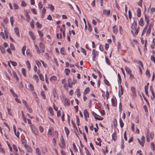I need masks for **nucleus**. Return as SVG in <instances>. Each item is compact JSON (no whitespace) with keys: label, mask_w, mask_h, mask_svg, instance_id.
I'll list each match as a JSON object with an SVG mask.
<instances>
[{"label":"nucleus","mask_w":155,"mask_h":155,"mask_svg":"<svg viewBox=\"0 0 155 155\" xmlns=\"http://www.w3.org/2000/svg\"><path fill=\"white\" fill-rule=\"evenodd\" d=\"M132 30H131V32L134 35V31H135V34L136 35H137L138 32L139 28H137V23L134 21L133 23L131 25Z\"/></svg>","instance_id":"1"},{"label":"nucleus","mask_w":155,"mask_h":155,"mask_svg":"<svg viewBox=\"0 0 155 155\" xmlns=\"http://www.w3.org/2000/svg\"><path fill=\"white\" fill-rule=\"evenodd\" d=\"M22 103L25 104V107L27 109L28 111L30 113L32 112V110L31 108L29 107L28 105L27 104V102L25 100H22Z\"/></svg>","instance_id":"2"},{"label":"nucleus","mask_w":155,"mask_h":155,"mask_svg":"<svg viewBox=\"0 0 155 155\" xmlns=\"http://www.w3.org/2000/svg\"><path fill=\"white\" fill-rule=\"evenodd\" d=\"M92 114L94 117L95 118L99 120H102L103 119V118L101 117L100 116L94 112L92 111Z\"/></svg>","instance_id":"3"},{"label":"nucleus","mask_w":155,"mask_h":155,"mask_svg":"<svg viewBox=\"0 0 155 155\" xmlns=\"http://www.w3.org/2000/svg\"><path fill=\"white\" fill-rule=\"evenodd\" d=\"M26 87L28 90L31 91H34V90L33 85L31 84H28L26 85Z\"/></svg>","instance_id":"4"},{"label":"nucleus","mask_w":155,"mask_h":155,"mask_svg":"<svg viewBox=\"0 0 155 155\" xmlns=\"http://www.w3.org/2000/svg\"><path fill=\"white\" fill-rule=\"evenodd\" d=\"M8 71L11 74H12V75L13 76L14 78H15L17 81L18 80V78L15 72L13 71H12V74L11 71L9 70H8Z\"/></svg>","instance_id":"5"},{"label":"nucleus","mask_w":155,"mask_h":155,"mask_svg":"<svg viewBox=\"0 0 155 155\" xmlns=\"http://www.w3.org/2000/svg\"><path fill=\"white\" fill-rule=\"evenodd\" d=\"M112 104L114 107L117 106V101L116 98H112L111 99Z\"/></svg>","instance_id":"6"},{"label":"nucleus","mask_w":155,"mask_h":155,"mask_svg":"<svg viewBox=\"0 0 155 155\" xmlns=\"http://www.w3.org/2000/svg\"><path fill=\"white\" fill-rule=\"evenodd\" d=\"M84 116L86 120V121H87V117H89V114L88 113V112L87 110L86 109H85L84 112Z\"/></svg>","instance_id":"7"},{"label":"nucleus","mask_w":155,"mask_h":155,"mask_svg":"<svg viewBox=\"0 0 155 155\" xmlns=\"http://www.w3.org/2000/svg\"><path fill=\"white\" fill-rule=\"evenodd\" d=\"M131 90L132 93V94L134 97H136V91L135 87H131Z\"/></svg>","instance_id":"8"},{"label":"nucleus","mask_w":155,"mask_h":155,"mask_svg":"<svg viewBox=\"0 0 155 155\" xmlns=\"http://www.w3.org/2000/svg\"><path fill=\"white\" fill-rule=\"evenodd\" d=\"M61 143L63 144V146H61V144H60V146L62 148H63L65 146V142L63 139L62 135L61 136Z\"/></svg>","instance_id":"9"},{"label":"nucleus","mask_w":155,"mask_h":155,"mask_svg":"<svg viewBox=\"0 0 155 155\" xmlns=\"http://www.w3.org/2000/svg\"><path fill=\"white\" fill-rule=\"evenodd\" d=\"M64 104L65 105H70V101L67 98H65L64 100Z\"/></svg>","instance_id":"10"},{"label":"nucleus","mask_w":155,"mask_h":155,"mask_svg":"<svg viewBox=\"0 0 155 155\" xmlns=\"http://www.w3.org/2000/svg\"><path fill=\"white\" fill-rule=\"evenodd\" d=\"M25 147L27 150V151L28 152H30L32 150L31 147L28 145L26 144H25Z\"/></svg>","instance_id":"11"},{"label":"nucleus","mask_w":155,"mask_h":155,"mask_svg":"<svg viewBox=\"0 0 155 155\" xmlns=\"http://www.w3.org/2000/svg\"><path fill=\"white\" fill-rule=\"evenodd\" d=\"M32 130L33 133L36 135H37L38 134V132L37 130L34 127H32V125L31 126Z\"/></svg>","instance_id":"12"},{"label":"nucleus","mask_w":155,"mask_h":155,"mask_svg":"<svg viewBox=\"0 0 155 155\" xmlns=\"http://www.w3.org/2000/svg\"><path fill=\"white\" fill-rule=\"evenodd\" d=\"M103 13L107 16H108L110 12V10H104L103 11Z\"/></svg>","instance_id":"13"},{"label":"nucleus","mask_w":155,"mask_h":155,"mask_svg":"<svg viewBox=\"0 0 155 155\" xmlns=\"http://www.w3.org/2000/svg\"><path fill=\"white\" fill-rule=\"evenodd\" d=\"M14 30L17 36L19 37L20 35L19 33V30L18 28V27H15L14 28Z\"/></svg>","instance_id":"14"},{"label":"nucleus","mask_w":155,"mask_h":155,"mask_svg":"<svg viewBox=\"0 0 155 155\" xmlns=\"http://www.w3.org/2000/svg\"><path fill=\"white\" fill-rule=\"evenodd\" d=\"M29 34L31 36V37L33 40H35V37L34 36V34L32 31H29Z\"/></svg>","instance_id":"15"},{"label":"nucleus","mask_w":155,"mask_h":155,"mask_svg":"<svg viewBox=\"0 0 155 155\" xmlns=\"http://www.w3.org/2000/svg\"><path fill=\"white\" fill-rule=\"evenodd\" d=\"M13 130L14 131V133L15 135L18 138L19 137V132H17V134H16V127L15 125H13Z\"/></svg>","instance_id":"16"},{"label":"nucleus","mask_w":155,"mask_h":155,"mask_svg":"<svg viewBox=\"0 0 155 155\" xmlns=\"http://www.w3.org/2000/svg\"><path fill=\"white\" fill-rule=\"evenodd\" d=\"M113 31L115 34H117L118 32V29L116 27V25H115L113 27Z\"/></svg>","instance_id":"17"},{"label":"nucleus","mask_w":155,"mask_h":155,"mask_svg":"<svg viewBox=\"0 0 155 155\" xmlns=\"http://www.w3.org/2000/svg\"><path fill=\"white\" fill-rule=\"evenodd\" d=\"M125 69L127 73L130 74L131 73V71L130 69L127 66L125 67Z\"/></svg>","instance_id":"18"},{"label":"nucleus","mask_w":155,"mask_h":155,"mask_svg":"<svg viewBox=\"0 0 155 155\" xmlns=\"http://www.w3.org/2000/svg\"><path fill=\"white\" fill-rule=\"evenodd\" d=\"M145 21L147 22V25L148 26V24L149 23V17H148L146 15H145Z\"/></svg>","instance_id":"19"},{"label":"nucleus","mask_w":155,"mask_h":155,"mask_svg":"<svg viewBox=\"0 0 155 155\" xmlns=\"http://www.w3.org/2000/svg\"><path fill=\"white\" fill-rule=\"evenodd\" d=\"M26 54L30 58H31L32 57V54L30 53V50L29 49H27L26 51Z\"/></svg>","instance_id":"20"},{"label":"nucleus","mask_w":155,"mask_h":155,"mask_svg":"<svg viewBox=\"0 0 155 155\" xmlns=\"http://www.w3.org/2000/svg\"><path fill=\"white\" fill-rule=\"evenodd\" d=\"M137 16L139 17L141 15V9L140 8H138L137 9Z\"/></svg>","instance_id":"21"},{"label":"nucleus","mask_w":155,"mask_h":155,"mask_svg":"<svg viewBox=\"0 0 155 155\" xmlns=\"http://www.w3.org/2000/svg\"><path fill=\"white\" fill-rule=\"evenodd\" d=\"M90 89L89 88L87 87L84 90V94H87L90 92Z\"/></svg>","instance_id":"22"},{"label":"nucleus","mask_w":155,"mask_h":155,"mask_svg":"<svg viewBox=\"0 0 155 155\" xmlns=\"http://www.w3.org/2000/svg\"><path fill=\"white\" fill-rule=\"evenodd\" d=\"M64 130L66 133L67 137H68L69 134V130L68 128L66 127H64Z\"/></svg>","instance_id":"23"},{"label":"nucleus","mask_w":155,"mask_h":155,"mask_svg":"<svg viewBox=\"0 0 155 155\" xmlns=\"http://www.w3.org/2000/svg\"><path fill=\"white\" fill-rule=\"evenodd\" d=\"M113 122L114 128L116 129V128L117 127V120L115 118H114V119Z\"/></svg>","instance_id":"24"},{"label":"nucleus","mask_w":155,"mask_h":155,"mask_svg":"<svg viewBox=\"0 0 155 155\" xmlns=\"http://www.w3.org/2000/svg\"><path fill=\"white\" fill-rule=\"evenodd\" d=\"M36 154L37 155H41L40 151L39 149L38 148H37L35 149Z\"/></svg>","instance_id":"25"},{"label":"nucleus","mask_w":155,"mask_h":155,"mask_svg":"<svg viewBox=\"0 0 155 155\" xmlns=\"http://www.w3.org/2000/svg\"><path fill=\"white\" fill-rule=\"evenodd\" d=\"M139 25L141 26L143 25V18H140L139 22Z\"/></svg>","instance_id":"26"},{"label":"nucleus","mask_w":155,"mask_h":155,"mask_svg":"<svg viewBox=\"0 0 155 155\" xmlns=\"http://www.w3.org/2000/svg\"><path fill=\"white\" fill-rule=\"evenodd\" d=\"M148 25H146L145 28H144L143 29V30L142 33L141 34V35H143L144 33L146 31L147 29L148 28Z\"/></svg>","instance_id":"27"},{"label":"nucleus","mask_w":155,"mask_h":155,"mask_svg":"<svg viewBox=\"0 0 155 155\" xmlns=\"http://www.w3.org/2000/svg\"><path fill=\"white\" fill-rule=\"evenodd\" d=\"M10 21L12 25V26L14 24V19L13 16L11 17L10 18Z\"/></svg>","instance_id":"28"},{"label":"nucleus","mask_w":155,"mask_h":155,"mask_svg":"<svg viewBox=\"0 0 155 155\" xmlns=\"http://www.w3.org/2000/svg\"><path fill=\"white\" fill-rule=\"evenodd\" d=\"M49 111L50 112V114L52 115H54V113L53 112V110L51 107H49Z\"/></svg>","instance_id":"29"},{"label":"nucleus","mask_w":155,"mask_h":155,"mask_svg":"<svg viewBox=\"0 0 155 155\" xmlns=\"http://www.w3.org/2000/svg\"><path fill=\"white\" fill-rule=\"evenodd\" d=\"M65 73L67 75H68L70 72V70L68 68H66L64 70Z\"/></svg>","instance_id":"30"},{"label":"nucleus","mask_w":155,"mask_h":155,"mask_svg":"<svg viewBox=\"0 0 155 155\" xmlns=\"http://www.w3.org/2000/svg\"><path fill=\"white\" fill-rule=\"evenodd\" d=\"M146 75L148 77V78H149L150 77V74L149 71L147 69L145 73Z\"/></svg>","instance_id":"31"},{"label":"nucleus","mask_w":155,"mask_h":155,"mask_svg":"<svg viewBox=\"0 0 155 155\" xmlns=\"http://www.w3.org/2000/svg\"><path fill=\"white\" fill-rule=\"evenodd\" d=\"M61 54L64 55L66 54V52L64 51V49L63 48H62L61 49Z\"/></svg>","instance_id":"32"},{"label":"nucleus","mask_w":155,"mask_h":155,"mask_svg":"<svg viewBox=\"0 0 155 155\" xmlns=\"http://www.w3.org/2000/svg\"><path fill=\"white\" fill-rule=\"evenodd\" d=\"M112 139L114 141H115L117 139V136L116 134L114 133L112 135Z\"/></svg>","instance_id":"33"},{"label":"nucleus","mask_w":155,"mask_h":155,"mask_svg":"<svg viewBox=\"0 0 155 155\" xmlns=\"http://www.w3.org/2000/svg\"><path fill=\"white\" fill-rule=\"evenodd\" d=\"M26 64L27 65L28 68L29 70H30L31 68L30 64L29 61L28 60L26 62Z\"/></svg>","instance_id":"34"},{"label":"nucleus","mask_w":155,"mask_h":155,"mask_svg":"<svg viewBox=\"0 0 155 155\" xmlns=\"http://www.w3.org/2000/svg\"><path fill=\"white\" fill-rule=\"evenodd\" d=\"M76 93L78 97H79L81 95L79 89H77L76 91Z\"/></svg>","instance_id":"35"},{"label":"nucleus","mask_w":155,"mask_h":155,"mask_svg":"<svg viewBox=\"0 0 155 155\" xmlns=\"http://www.w3.org/2000/svg\"><path fill=\"white\" fill-rule=\"evenodd\" d=\"M41 96L42 97H43V98L44 99H45V92H44V91H41Z\"/></svg>","instance_id":"36"},{"label":"nucleus","mask_w":155,"mask_h":155,"mask_svg":"<svg viewBox=\"0 0 155 155\" xmlns=\"http://www.w3.org/2000/svg\"><path fill=\"white\" fill-rule=\"evenodd\" d=\"M119 122L120 127H123L124 125V124L122 121L121 118L120 119Z\"/></svg>","instance_id":"37"},{"label":"nucleus","mask_w":155,"mask_h":155,"mask_svg":"<svg viewBox=\"0 0 155 155\" xmlns=\"http://www.w3.org/2000/svg\"><path fill=\"white\" fill-rule=\"evenodd\" d=\"M92 53L93 54V59L94 61V58L96 57L95 51V49H93L92 50Z\"/></svg>","instance_id":"38"},{"label":"nucleus","mask_w":155,"mask_h":155,"mask_svg":"<svg viewBox=\"0 0 155 155\" xmlns=\"http://www.w3.org/2000/svg\"><path fill=\"white\" fill-rule=\"evenodd\" d=\"M21 72L23 75L25 76H26V71L25 69L23 68L21 69Z\"/></svg>","instance_id":"39"},{"label":"nucleus","mask_w":155,"mask_h":155,"mask_svg":"<svg viewBox=\"0 0 155 155\" xmlns=\"http://www.w3.org/2000/svg\"><path fill=\"white\" fill-rule=\"evenodd\" d=\"M38 73H39L38 75H39V77L40 80L42 81H44V77H43L42 75L41 74L39 73L38 72Z\"/></svg>","instance_id":"40"},{"label":"nucleus","mask_w":155,"mask_h":155,"mask_svg":"<svg viewBox=\"0 0 155 155\" xmlns=\"http://www.w3.org/2000/svg\"><path fill=\"white\" fill-rule=\"evenodd\" d=\"M0 49L2 52L4 54L5 52V49L2 46H0Z\"/></svg>","instance_id":"41"},{"label":"nucleus","mask_w":155,"mask_h":155,"mask_svg":"<svg viewBox=\"0 0 155 155\" xmlns=\"http://www.w3.org/2000/svg\"><path fill=\"white\" fill-rule=\"evenodd\" d=\"M50 79L51 81H52V80H54V81H56L57 80V78L54 76H51L50 78Z\"/></svg>","instance_id":"42"},{"label":"nucleus","mask_w":155,"mask_h":155,"mask_svg":"<svg viewBox=\"0 0 155 155\" xmlns=\"http://www.w3.org/2000/svg\"><path fill=\"white\" fill-rule=\"evenodd\" d=\"M81 51L82 52L83 54L86 55V51L85 49H84V48H81Z\"/></svg>","instance_id":"43"},{"label":"nucleus","mask_w":155,"mask_h":155,"mask_svg":"<svg viewBox=\"0 0 155 155\" xmlns=\"http://www.w3.org/2000/svg\"><path fill=\"white\" fill-rule=\"evenodd\" d=\"M39 47L40 49H42V48H45L44 45L43 43L41 42H40L39 43Z\"/></svg>","instance_id":"44"},{"label":"nucleus","mask_w":155,"mask_h":155,"mask_svg":"<svg viewBox=\"0 0 155 155\" xmlns=\"http://www.w3.org/2000/svg\"><path fill=\"white\" fill-rule=\"evenodd\" d=\"M13 5L14 8L15 9H17L18 8V5L15 3H14L13 4Z\"/></svg>","instance_id":"45"},{"label":"nucleus","mask_w":155,"mask_h":155,"mask_svg":"<svg viewBox=\"0 0 155 155\" xmlns=\"http://www.w3.org/2000/svg\"><path fill=\"white\" fill-rule=\"evenodd\" d=\"M104 82L106 85L108 86H110V85L109 81L107 79H104Z\"/></svg>","instance_id":"46"},{"label":"nucleus","mask_w":155,"mask_h":155,"mask_svg":"<svg viewBox=\"0 0 155 155\" xmlns=\"http://www.w3.org/2000/svg\"><path fill=\"white\" fill-rule=\"evenodd\" d=\"M84 149L85 150L86 153V154H87V155H91V154L90 152L89 151V150L87 149V148H86V147H85L84 148Z\"/></svg>","instance_id":"47"},{"label":"nucleus","mask_w":155,"mask_h":155,"mask_svg":"<svg viewBox=\"0 0 155 155\" xmlns=\"http://www.w3.org/2000/svg\"><path fill=\"white\" fill-rule=\"evenodd\" d=\"M151 147L152 150L154 151L155 149V147L154 145L153 142L151 143Z\"/></svg>","instance_id":"48"},{"label":"nucleus","mask_w":155,"mask_h":155,"mask_svg":"<svg viewBox=\"0 0 155 155\" xmlns=\"http://www.w3.org/2000/svg\"><path fill=\"white\" fill-rule=\"evenodd\" d=\"M4 33L6 38H7L8 37V31L5 29L4 30Z\"/></svg>","instance_id":"49"},{"label":"nucleus","mask_w":155,"mask_h":155,"mask_svg":"<svg viewBox=\"0 0 155 155\" xmlns=\"http://www.w3.org/2000/svg\"><path fill=\"white\" fill-rule=\"evenodd\" d=\"M35 48L36 49V50L37 51V53L38 54H40V51H39V48L36 45H35Z\"/></svg>","instance_id":"50"},{"label":"nucleus","mask_w":155,"mask_h":155,"mask_svg":"<svg viewBox=\"0 0 155 155\" xmlns=\"http://www.w3.org/2000/svg\"><path fill=\"white\" fill-rule=\"evenodd\" d=\"M150 59L152 61L154 62L155 64V58L154 56L153 55H152L150 57Z\"/></svg>","instance_id":"51"},{"label":"nucleus","mask_w":155,"mask_h":155,"mask_svg":"<svg viewBox=\"0 0 155 155\" xmlns=\"http://www.w3.org/2000/svg\"><path fill=\"white\" fill-rule=\"evenodd\" d=\"M8 20L7 17H6L3 20L5 24H7L8 23Z\"/></svg>","instance_id":"52"},{"label":"nucleus","mask_w":155,"mask_h":155,"mask_svg":"<svg viewBox=\"0 0 155 155\" xmlns=\"http://www.w3.org/2000/svg\"><path fill=\"white\" fill-rule=\"evenodd\" d=\"M38 32L40 36L41 37H42L44 35L43 33L41 31L38 30Z\"/></svg>","instance_id":"53"},{"label":"nucleus","mask_w":155,"mask_h":155,"mask_svg":"<svg viewBox=\"0 0 155 155\" xmlns=\"http://www.w3.org/2000/svg\"><path fill=\"white\" fill-rule=\"evenodd\" d=\"M105 59L106 62V63H107V64L109 65H110V63L107 57H105Z\"/></svg>","instance_id":"54"},{"label":"nucleus","mask_w":155,"mask_h":155,"mask_svg":"<svg viewBox=\"0 0 155 155\" xmlns=\"http://www.w3.org/2000/svg\"><path fill=\"white\" fill-rule=\"evenodd\" d=\"M10 62L14 66H15L17 65V64L15 62L13 61H10Z\"/></svg>","instance_id":"55"},{"label":"nucleus","mask_w":155,"mask_h":155,"mask_svg":"<svg viewBox=\"0 0 155 155\" xmlns=\"http://www.w3.org/2000/svg\"><path fill=\"white\" fill-rule=\"evenodd\" d=\"M13 147L14 150L16 152H17L18 151V149H17L16 146L14 144H13Z\"/></svg>","instance_id":"56"},{"label":"nucleus","mask_w":155,"mask_h":155,"mask_svg":"<svg viewBox=\"0 0 155 155\" xmlns=\"http://www.w3.org/2000/svg\"><path fill=\"white\" fill-rule=\"evenodd\" d=\"M30 25L32 28H34V21L33 20L31 21V22L30 23Z\"/></svg>","instance_id":"57"},{"label":"nucleus","mask_w":155,"mask_h":155,"mask_svg":"<svg viewBox=\"0 0 155 155\" xmlns=\"http://www.w3.org/2000/svg\"><path fill=\"white\" fill-rule=\"evenodd\" d=\"M88 26H89V27L88 28V30L90 31H91L92 30V27L88 23Z\"/></svg>","instance_id":"58"},{"label":"nucleus","mask_w":155,"mask_h":155,"mask_svg":"<svg viewBox=\"0 0 155 155\" xmlns=\"http://www.w3.org/2000/svg\"><path fill=\"white\" fill-rule=\"evenodd\" d=\"M36 25L37 26V27L38 28H41L42 27V26L41 24H40L38 22H37L36 23Z\"/></svg>","instance_id":"59"},{"label":"nucleus","mask_w":155,"mask_h":155,"mask_svg":"<svg viewBox=\"0 0 155 155\" xmlns=\"http://www.w3.org/2000/svg\"><path fill=\"white\" fill-rule=\"evenodd\" d=\"M49 6L50 9L53 12L54 9V7L52 5H50Z\"/></svg>","instance_id":"60"},{"label":"nucleus","mask_w":155,"mask_h":155,"mask_svg":"<svg viewBox=\"0 0 155 155\" xmlns=\"http://www.w3.org/2000/svg\"><path fill=\"white\" fill-rule=\"evenodd\" d=\"M25 16L26 18H27L26 20L28 22L30 19V16L29 15H28V14H26Z\"/></svg>","instance_id":"61"},{"label":"nucleus","mask_w":155,"mask_h":155,"mask_svg":"<svg viewBox=\"0 0 155 155\" xmlns=\"http://www.w3.org/2000/svg\"><path fill=\"white\" fill-rule=\"evenodd\" d=\"M39 129L41 133L43 132L44 131V128L43 127H41V126H40L39 127Z\"/></svg>","instance_id":"62"},{"label":"nucleus","mask_w":155,"mask_h":155,"mask_svg":"<svg viewBox=\"0 0 155 155\" xmlns=\"http://www.w3.org/2000/svg\"><path fill=\"white\" fill-rule=\"evenodd\" d=\"M10 47L11 48V49L12 50H14L15 49V48L14 47V45L12 44H11L10 45Z\"/></svg>","instance_id":"63"},{"label":"nucleus","mask_w":155,"mask_h":155,"mask_svg":"<svg viewBox=\"0 0 155 155\" xmlns=\"http://www.w3.org/2000/svg\"><path fill=\"white\" fill-rule=\"evenodd\" d=\"M21 5L22 6H25L27 4L24 1H22L21 2Z\"/></svg>","instance_id":"64"}]
</instances>
